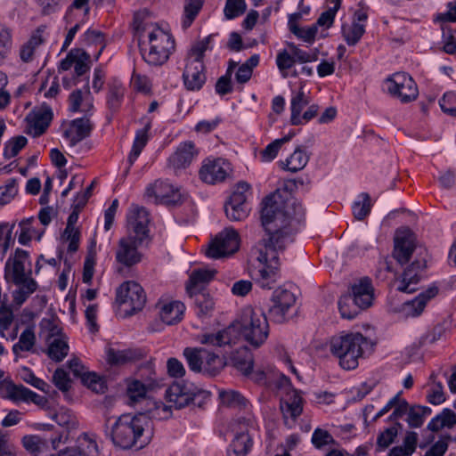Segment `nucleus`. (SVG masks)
<instances>
[{
    "label": "nucleus",
    "instance_id": "obj_11",
    "mask_svg": "<svg viewBox=\"0 0 456 456\" xmlns=\"http://www.w3.org/2000/svg\"><path fill=\"white\" fill-rule=\"evenodd\" d=\"M297 297L293 291L285 287L277 288L271 298L268 309L270 319L276 323H283L289 319V313L295 305Z\"/></svg>",
    "mask_w": 456,
    "mask_h": 456
},
{
    "label": "nucleus",
    "instance_id": "obj_37",
    "mask_svg": "<svg viewBox=\"0 0 456 456\" xmlns=\"http://www.w3.org/2000/svg\"><path fill=\"white\" fill-rule=\"evenodd\" d=\"M22 444L33 456H45L49 451L48 441L37 435L25 436Z\"/></svg>",
    "mask_w": 456,
    "mask_h": 456
},
{
    "label": "nucleus",
    "instance_id": "obj_28",
    "mask_svg": "<svg viewBox=\"0 0 456 456\" xmlns=\"http://www.w3.org/2000/svg\"><path fill=\"white\" fill-rule=\"evenodd\" d=\"M215 273L214 270H193L186 284V290L189 296L192 297L195 293H202L201 289L214 278Z\"/></svg>",
    "mask_w": 456,
    "mask_h": 456
},
{
    "label": "nucleus",
    "instance_id": "obj_47",
    "mask_svg": "<svg viewBox=\"0 0 456 456\" xmlns=\"http://www.w3.org/2000/svg\"><path fill=\"white\" fill-rule=\"evenodd\" d=\"M232 363L234 368L240 370L243 375L249 376L250 370L253 369V356L246 349L237 351L232 356Z\"/></svg>",
    "mask_w": 456,
    "mask_h": 456
},
{
    "label": "nucleus",
    "instance_id": "obj_1",
    "mask_svg": "<svg viewBox=\"0 0 456 456\" xmlns=\"http://www.w3.org/2000/svg\"><path fill=\"white\" fill-rule=\"evenodd\" d=\"M261 222L267 238L259 240L251 250L254 263L250 276L262 289H271L279 279V254L292 241L293 220L305 216L301 203L285 191L277 190L262 202Z\"/></svg>",
    "mask_w": 456,
    "mask_h": 456
},
{
    "label": "nucleus",
    "instance_id": "obj_20",
    "mask_svg": "<svg viewBox=\"0 0 456 456\" xmlns=\"http://www.w3.org/2000/svg\"><path fill=\"white\" fill-rule=\"evenodd\" d=\"M230 171V163L223 159H217L206 161L200 170V176L205 183L214 184L223 182Z\"/></svg>",
    "mask_w": 456,
    "mask_h": 456
},
{
    "label": "nucleus",
    "instance_id": "obj_4",
    "mask_svg": "<svg viewBox=\"0 0 456 456\" xmlns=\"http://www.w3.org/2000/svg\"><path fill=\"white\" fill-rule=\"evenodd\" d=\"M136 29L140 33V47L142 59L151 66H161L166 63L175 49V42L170 33L158 26H151V29L140 26Z\"/></svg>",
    "mask_w": 456,
    "mask_h": 456
},
{
    "label": "nucleus",
    "instance_id": "obj_63",
    "mask_svg": "<svg viewBox=\"0 0 456 456\" xmlns=\"http://www.w3.org/2000/svg\"><path fill=\"white\" fill-rule=\"evenodd\" d=\"M245 11V0H226L224 12L228 20H232L241 15Z\"/></svg>",
    "mask_w": 456,
    "mask_h": 456
},
{
    "label": "nucleus",
    "instance_id": "obj_21",
    "mask_svg": "<svg viewBox=\"0 0 456 456\" xmlns=\"http://www.w3.org/2000/svg\"><path fill=\"white\" fill-rule=\"evenodd\" d=\"M53 118V112L48 106H42L32 110L26 118L27 133L34 137L43 134L49 126Z\"/></svg>",
    "mask_w": 456,
    "mask_h": 456
},
{
    "label": "nucleus",
    "instance_id": "obj_60",
    "mask_svg": "<svg viewBox=\"0 0 456 456\" xmlns=\"http://www.w3.org/2000/svg\"><path fill=\"white\" fill-rule=\"evenodd\" d=\"M15 227V223H2L0 224V246L4 253L14 244V238L12 232Z\"/></svg>",
    "mask_w": 456,
    "mask_h": 456
},
{
    "label": "nucleus",
    "instance_id": "obj_46",
    "mask_svg": "<svg viewBox=\"0 0 456 456\" xmlns=\"http://www.w3.org/2000/svg\"><path fill=\"white\" fill-rule=\"evenodd\" d=\"M74 448L78 449L82 456H99L100 453L95 436L86 433L77 438V445Z\"/></svg>",
    "mask_w": 456,
    "mask_h": 456
},
{
    "label": "nucleus",
    "instance_id": "obj_7",
    "mask_svg": "<svg viewBox=\"0 0 456 456\" xmlns=\"http://www.w3.org/2000/svg\"><path fill=\"white\" fill-rule=\"evenodd\" d=\"M116 301L127 314L132 315L142 309L146 295L139 283L126 281L117 289Z\"/></svg>",
    "mask_w": 456,
    "mask_h": 456
},
{
    "label": "nucleus",
    "instance_id": "obj_53",
    "mask_svg": "<svg viewBox=\"0 0 456 456\" xmlns=\"http://www.w3.org/2000/svg\"><path fill=\"white\" fill-rule=\"evenodd\" d=\"M295 135V133H289L288 135H285L282 138L276 139L271 143H269L262 151L261 158L263 161L270 162L273 160L281 146L291 140V138Z\"/></svg>",
    "mask_w": 456,
    "mask_h": 456
},
{
    "label": "nucleus",
    "instance_id": "obj_56",
    "mask_svg": "<svg viewBox=\"0 0 456 456\" xmlns=\"http://www.w3.org/2000/svg\"><path fill=\"white\" fill-rule=\"evenodd\" d=\"M14 320L12 308L7 305L5 297L0 300V337H5Z\"/></svg>",
    "mask_w": 456,
    "mask_h": 456
},
{
    "label": "nucleus",
    "instance_id": "obj_12",
    "mask_svg": "<svg viewBox=\"0 0 456 456\" xmlns=\"http://www.w3.org/2000/svg\"><path fill=\"white\" fill-rule=\"evenodd\" d=\"M150 214L143 207L133 205L126 216V234L135 239H141L142 242H150Z\"/></svg>",
    "mask_w": 456,
    "mask_h": 456
},
{
    "label": "nucleus",
    "instance_id": "obj_41",
    "mask_svg": "<svg viewBox=\"0 0 456 456\" xmlns=\"http://www.w3.org/2000/svg\"><path fill=\"white\" fill-rule=\"evenodd\" d=\"M125 95V87L118 80L109 85L107 104L112 112H116L121 106Z\"/></svg>",
    "mask_w": 456,
    "mask_h": 456
},
{
    "label": "nucleus",
    "instance_id": "obj_16",
    "mask_svg": "<svg viewBox=\"0 0 456 456\" xmlns=\"http://www.w3.org/2000/svg\"><path fill=\"white\" fill-rule=\"evenodd\" d=\"M89 115L71 120L64 128L63 136L70 147H74L84 139L90 136L94 124Z\"/></svg>",
    "mask_w": 456,
    "mask_h": 456
},
{
    "label": "nucleus",
    "instance_id": "obj_54",
    "mask_svg": "<svg viewBox=\"0 0 456 456\" xmlns=\"http://www.w3.org/2000/svg\"><path fill=\"white\" fill-rule=\"evenodd\" d=\"M202 4L203 0H186L184 13L182 20V26L184 29L188 28L191 25L200 11Z\"/></svg>",
    "mask_w": 456,
    "mask_h": 456
},
{
    "label": "nucleus",
    "instance_id": "obj_25",
    "mask_svg": "<svg viewBox=\"0 0 456 456\" xmlns=\"http://www.w3.org/2000/svg\"><path fill=\"white\" fill-rule=\"evenodd\" d=\"M69 103L70 111H79L85 113V115L93 116L94 97L87 84L84 89H77L70 94Z\"/></svg>",
    "mask_w": 456,
    "mask_h": 456
},
{
    "label": "nucleus",
    "instance_id": "obj_42",
    "mask_svg": "<svg viewBox=\"0 0 456 456\" xmlns=\"http://www.w3.org/2000/svg\"><path fill=\"white\" fill-rule=\"evenodd\" d=\"M150 128V125H147L144 128L136 131L132 150L127 159L129 167H131L135 162L137 158L140 156L142 151L147 144L149 140L148 132Z\"/></svg>",
    "mask_w": 456,
    "mask_h": 456
},
{
    "label": "nucleus",
    "instance_id": "obj_23",
    "mask_svg": "<svg viewBox=\"0 0 456 456\" xmlns=\"http://www.w3.org/2000/svg\"><path fill=\"white\" fill-rule=\"evenodd\" d=\"M198 151L192 142H184L179 144L176 151L168 158V167L175 173L185 169L197 156Z\"/></svg>",
    "mask_w": 456,
    "mask_h": 456
},
{
    "label": "nucleus",
    "instance_id": "obj_40",
    "mask_svg": "<svg viewBox=\"0 0 456 456\" xmlns=\"http://www.w3.org/2000/svg\"><path fill=\"white\" fill-rule=\"evenodd\" d=\"M45 27H39L36 33L31 36L29 40L21 45L20 49V57L22 61L29 62L33 60L35 51L43 43L41 33L44 31Z\"/></svg>",
    "mask_w": 456,
    "mask_h": 456
},
{
    "label": "nucleus",
    "instance_id": "obj_33",
    "mask_svg": "<svg viewBox=\"0 0 456 456\" xmlns=\"http://www.w3.org/2000/svg\"><path fill=\"white\" fill-rule=\"evenodd\" d=\"M47 355L54 362H61L69 353V345L63 336L51 335L47 338Z\"/></svg>",
    "mask_w": 456,
    "mask_h": 456
},
{
    "label": "nucleus",
    "instance_id": "obj_39",
    "mask_svg": "<svg viewBox=\"0 0 456 456\" xmlns=\"http://www.w3.org/2000/svg\"><path fill=\"white\" fill-rule=\"evenodd\" d=\"M183 354L186 360L189 369L196 373H201L203 368L204 354L206 348L204 347H185Z\"/></svg>",
    "mask_w": 456,
    "mask_h": 456
},
{
    "label": "nucleus",
    "instance_id": "obj_49",
    "mask_svg": "<svg viewBox=\"0 0 456 456\" xmlns=\"http://www.w3.org/2000/svg\"><path fill=\"white\" fill-rule=\"evenodd\" d=\"M309 161V155L302 149L301 146H297L294 152L286 160L287 170L296 173L302 170Z\"/></svg>",
    "mask_w": 456,
    "mask_h": 456
},
{
    "label": "nucleus",
    "instance_id": "obj_32",
    "mask_svg": "<svg viewBox=\"0 0 456 456\" xmlns=\"http://www.w3.org/2000/svg\"><path fill=\"white\" fill-rule=\"evenodd\" d=\"M252 439L247 433L235 429V437L227 450V456H246L252 447Z\"/></svg>",
    "mask_w": 456,
    "mask_h": 456
},
{
    "label": "nucleus",
    "instance_id": "obj_43",
    "mask_svg": "<svg viewBox=\"0 0 456 456\" xmlns=\"http://www.w3.org/2000/svg\"><path fill=\"white\" fill-rule=\"evenodd\" d=\"M107 362L110 365H122L137 358V354L132 349L118 350L109 347L106 351Z\"/></svg>",
    "mask_w": 456,
    "mask_h": 456
},
{
    "label": "nucleus",
    "instance_id": "obj_24",
    "mask_svg": "<svg viewBox=\"0 0 456 456\" xmlns=\"http://www.w3.org/2000/svg\"><path fill=\"white\" fill-rule=\"evenodd\" d=\"M90 55L80 48L72 49L63 59L59 69L61 70H69L74 67L77 76H82L89 69Z\"/></svg>",
    "mask_w": 456,
    "mask_h": 456
},
{
    "label": "nucleus",
    "instance_id": "obj_35",
    "mask_svg": "<svg viewBox=\"0 0 456 456\" xmlns=\"http://www.w3.org/2000/svg\"><path fill=\"white\" fill-rule=\"evenodd\" d=\"M191 297L194 299V307L199 318H208L212 315L215 302L208 293H195Z\"/></svg>",
    "mask_w": 456,
    "mask_h": 456
},
{
    "label": "nucleus",
    "instance_id": "obj_44",
    "mask_svg": "<svg viewBox=\"0 0 456 456\" xmlns=\"http://www.w3.org/2000/svg\"><path fill=\"white\" fill-rule=\"evenodd\" d=\"M225 363L222 357L217 354L208 351L206 349V354H204L202 372L209 376L217 375L221 370L224 367Z\"/></svg>",
    "mask_w": 456,
    "mask_h": 456
},
{
    "label": "nucleus",
    "instance_id": "obj_29",
    "mask_svg": "<svg viewBox=\"0 0 456 456\" xmlns=\"http://www.w3.org/2000/svg\"><path fill=\"white\" fill-rule=\"evenodd\" d=\"M309 93L301 86L298 92L293 93L290 101L291 117L290 122L294 126L302 125L301 112L310 103Z\"/></svg>",
    "mask_w": 456,
    "mask_h": 456
},
{
    "label": "nucleus",
    "instance_id": "obj_18",
    "mask_svg": "<svg viewBox=\"0 0 456 456\" xmlns=\"http://www.w3.org/2000/svg\"><path fill=\"white\" fill-rule=\"evenodd\" d=\"M205 69L203 61L186 57L183 73L184 86L190 91L200 90L207 79Z\"/></svg>",
    "mask_w": 456,
    "mask_h": 456
},
{
    "label": "nucleus",
    "instance_id": "obj_3",
    "mask_svg": "<svg viewBox=\"0 0 456 456\" xmlns=\"http://www.w3.org/2000/svg\"><path fill=\"white\" fill-rule=\"evenodd\" d=\"M4 279L16 286L12 297L15 305L20 306L37 289V282L32 278L28 251L17 248L4 266Z\"/></svg>",
    "mask_w": 456,
    "mask_h": 456
},
{
    "label": "nucleus",
    "instance_id": "obj_9",
    "mask_svg": "<svg viewBox=\"0 0 456 456\" xmlns=\"http://www.w3.org/2000/svg\"><path fill=\"white\" fill-rule=\"evenodd\" d=\"M145 195L148 198H154L155 203L168 207L181 205L187 197V194L181 188L164 181H156L154 183L148 185Z\"/></svg>",
    "mask_w": 456,
    "mask_h": 456
},
{
    "label": "nucleus",
    "instance_id": "obj_64",
    "mask_svg": "<svg viewBox=\"0 0 456 456\" xmlns=\"http://www.w3.org/2000/svg\"><path fill=\"white\" fill-rule=\"evenodd\" d=\"M439 105L444 113L456 118V91L445 93L439 100Z\"/></svg>",
    "mask_w": 456,
    "mask_h": 456
},
{
    "label": "nucleus",
    "instance_id": "obj_22",
    "mask_svg": "<svg viewBox=\"0 0 456 456\" xmlns=\"http://www.w3.org/2000/svg\"><path fill=\"white\" fill-rule=\"evenodd\" d=\"M156 308L161 322L166 325H175L180 322L183 318L186 309L184 304L178 300H159L156 304Z\"/></svg>",
    "mask_w": 456,
    "mask_h": 456
},
{
    "label": "nucleus",
    "instance_id": "obj_14",
    "mask_svg": "<svg viewBox=\"0 0 456 456\" xmlns=\"http://www.w3.org/2000/svg\"><path fill=\"white\" fill-rule=\"evenodd\" d=\"M239 248V235L233 229L226 228L209 243L206 255L214 259L224 257Z\"/></svg>",
    "mask_w": 456,
    "mask_h": 456
},
{
    "label": "nucleus",
    "instance_id": "obj_45",
    "mask_svg": "<svg viewBox=\"0 0 456 456\" xmlns=\"http://www.w3.org/2000/svg\"><path fill=\"white\" fill-rule=\"evenodd\" d=\"M221 403L230 408L247 409L248 401L237 391L222 390L219 392Z\"/></svg>",
    "mask_w": 456,
    "mask_h": 456
},
{
    "label": "nucleus",
    "instance_id": "obj_57",
    "mask_svg": "<svg viewBox=\"0 0 456 456\" xmlns=\"http://www.w3.org/2000/svg\"><path fill=\"white\" fill-rule=\"evenodd\" d=\"M311 442L313 445L318 449H323L328 445H338L337 441L333 438L331 434L322 428H315L312 434Z\"/></svg>",
    "mask_w": 456,
    "mask_h": 456
},
{
    "label": "nucleus",
    "instance_id": "obj_61",
    "mask_svg": "<svg viewBox=\"0 0 456 456\" xmlns=\"http://www.w3.org/2000/svg\"><path fill=\"white\" fill-rule=\"evenodd\" d=\"M12 48L11 30L0 24V65L4 61Z\"/></svg>",
    "mask_w": 456,
    "mask_h": 456
},
{
    "label": "nucleus",
    "instance_id": "obj_26",
    "mask_svg": "<svg viewBox=\"0 0 456 456\" xmlns=\"http://www.w3.org/2000/svg\"><path fill=\"white\" fill-rule=\"evenodd\" d=\"M348 295L352 296L354 301L362 309L370 306L373 300V287L370 280L365 277L354 283Z\"/></svg>",
    "mask_w": 456,
    "mask_h": 456
},
{
    "label": "nucleus",
    "instance_id": "obj_59",
    "mask_svg": "<svg viewBox=\"0 0 456 456\" xmlns=\"http://www.w3.org/2000/svg\"><path fill=\"white\" fill-rule=\"evenodd\" d=\"M359 198L361 200L355 201L352 207L353 214L357 220H363L370 212V197L368 193L362 192Z\"/></svg>",
    "mask_w": 456,
    "mask_h": 456
},
{
    "label": "nucleus",
    "instance_id": "obj_27",
    "mask_svg": "<svg viewBox=\"0 0 456 456\" xmlns=\"http://www.w3.org/2000/svg\"><path fill=\"white\" fill-rule=\"evenodd\" d=\"M438 294V288L435 285L428 287L419 294L414 299L403 305V310L408 316L417 317L422 314L428 302Z\"/></svg>",
    "mask_w": 456,
    "mask_h": 456
},
{
    "label": "nucleus",
    "instance_id": "obj_8",
    "mask_svg": "<svg viewBox=\"0 0 456 456\" xmlns=\"http://www.w3.org/2000/svg\"><path fill=\"white\" fill-rule=\"evenodd\" d=\"M145 242L141 239H134L130 236L121 237L115 248L116 262L123 267L131 268L140 264L143 259L142 248Z\"/></svg>",
    "mask_w": 456,
    "mask_h": 456
},
{
    "label": "nucleus",
    "instance_id": "obj_5",
    "mask_svg": "<svg viewBox=\"0 0 456 456\" xmlns=\"http://www.w3.org/2000/svg\"><path fill=\"white\" fill-rule=\"evenodd\" d=\"M150 422L143 413L121 415L111 428V439L120 448L141 449L149 443V436H145L144 432Z\"/></svg>",
    "mask_w": 456,
    "mask_h": 456
},
{
    "label": "nucleus",
    "instance_id": "obj_2",
    "mask_svg": "<svg viewBox=\"0 0 456 456\" xmlns=\"http://www.w3.org/2000/svg\"><path fill=\"white\" fill-rule=\"evenodd\" d=\"M373 347L372 341L360 332H342L331 337L328 343L330 353L346 370L356 369L360 360L370 354Z\"/></svg>",
    "mask_w": 456,
    "mask_h": 456
},
{
    "label": "nucleus",
    "instance_id": "obj_50",
    "mask_svg": "<svg viewBox=\"0 0 456 456\" xmlns=\"http://www.w3.org/2000/svg\"><path fill=\"white\" fill-rule=\"evenodd\" d=\"M260 57L258 54H253L249 59L241 64L236 73L235 79L239 84L247 83L252 77L253 69L256 68L259 63Z\"/></svg>",
    "mask_w": 456,
    "mask_h": 456
},
{
    "label": "nucleus",
    "instance_id": "obj_62",
    "mask_svg": "<svg viewBox=\"0 0 456 456\" xmlns=\"http://www.w3.org/2000/svg\"><path fill=\"white\" fill-rule=\"evenodd\" d=\"M27 142V138L22 135L12 138L5 144L4 151V158L9 159L15 157L26 146Z\"/></svg>",
    "mask_w": 456,
    "mask_h": 456
},
{
    "label": "nucleus",
    "instance_id": "obj_38",
    "mask_svg": "<svg viewBox=\"0 0 456 456\" xmlns=\"http://www.w3.org/2000/svg\"><path fill=\"white\" fill-rule=\"evenodd\" d=\"M418 434L414 431H407L402 445L393 447L387 456H411L416 451Z\"/></svg>",
    "mask_w": 456,
    "mask_h": 456
},
{
    "label": "nucleus",
    "instance_id": "obj_58",
    "mask_svg": "<svg viewBox=\"0 0 456 456\" xmlns=\"http://www.w3.org/2000/svg\"><path fill=\"white\" fill-rule=\"evenodd\" d=\"M148 386L142 381L134 379L127 384L126 395L131 403L144 399L148 391Z\"/></svg>",
    "mask_w": 456,
    "mask_h": 456
},
{
    "label": "nucleus",
    "instance_id": "obj_19",
    "mask_svg": "<svg viewBox=\"0 0 456 456\" xmlns=\"http://www.w3.org/2000/svg\"><path fill=\"white\" fill-rule=\"evenodd\" d=\"M416 249L415 237L409 229H398L395 236L394 257L401 265L406 264Z\"/></svg>",
    "mask_w": 456,
    "mask_h": 456
},
{
    "label": "nucleus",
    "instance_id": "obj_13",
    "mask_svg": "<svg viewBox=\"0 0 456 456\" xmlns=\"http://www.w3.org/2000/svg\"><path fill=\"white\" fill-rule=\"evenodd\" d=\"M207 392L191 383L184 381L174 382L166 390V399L174 409L179 410L189 405L197 395H205Z\"/></svg>",
    "mask_w": 456,
    "mask_h": 456
},
{
    "label": "nucleus",
    "instance_id": "obj_36",
    "mask_svg": "<svg viewBox=\"0 0 456 456\" xmlns=\"http://www.w3.org/2000/svg\"><path fill=\"white\" fill-rule=\"evenodd\" d=\"M456 425V414L451 409L445 408L435 416L428 424V429L437 432L444 428H452Z\"/></svg>",
    "mask_w": 456,
    "mask_h": 456
},
{
    "label": "nucleus",
    "instance_id": "obj_6",
    "mask_svg": "<svg viewBox=\"0 0 456 456\" xmlns=\"http://www.w3.org/2000/svg\"><path fill=\"white\" fill-rule=\"evenodd\" d=\"M230 327L232 328L235 340L241 337L255 348L262 346L269 335L268 321L260 308L244 307Z\"/></svg>",
    "mask_w": 456,
    "mask_h": 456
},
{
    "label": "nucleus",
    "instance_id": "obj_51",
    "mask_svg": "<svg viewBox=\"0 0 456 456\" xmlns=\"http://www.w3.org/2000/svg\"><path fill=\"white\" fill-rule=\"evenodd\" d=\"M365 32L364 25L353 21L351 25L342 26V34L348 45H355Z\"/></svg>",
    "mask_w": 456,
    "mask_h": 456
},
{
    "label": "nucleus",
    "instance_id": "obj_30",
    "mask_svg": "<svg viewBox=\"0 0 456 456\" xmlns=\"http://www.w3.org/2000/svg\"><path fill=\"white\" fill-rule=\"evenodd\" d=\"M198 341L202 345L222 346L235 343V336H232V328L229 326L216 333H204L199 335Z\"/></svg>",
    "mask_w": 456,
    "mask_h": 456
},
{
    "label": "nucleus",
    "instance_id": "obj_55",
    "mask_svg": "<svg viewBox=\"0 0 456 456\" xmlns=\"http://www.w3.org/2000/svg\"><path fill=\"white\" fill-rule=\"evenodd\" d=\"M276 65L283 77H288V70L291 69L296 61L290 49H282L276 55Z\"/></svg>",
    "mask_w": 456,
    "mask_h": 456
},
{
    "label": "nucleus",
    "instance_id": "obj_52",
    "mask_svg": "<svg viewBox=\"0 0 456 456\" xmlns=\"http://www.w3.org/2000/svg\"><path fill=\"white\" fill-rule=\"evenodd\" d=\"M431 409L427 406L415 405L409 409L407 423L411 428H419L427 416L431 414Z\"/></svg>",
    "mask_w": 456,
    "mask_h": 456
},
{
    "label": "nucleus",
    "instance_id": "obj_15",
    "mask_svg": "<svg viewBox=\"0 0 456 456\" xmlns=\"http://www.w3.org/2000/svg\"><path fill=\"white\" fill-rule=\"evenodd\" d=\"M279 387L288 388L285 397L281 400V410L285 419V424L289 425V419L294 422L296 419L301 415L303 411V400L299 393L290 387L289 379L283 374L279 375Z\"/></svg>",
    "mask_w": 456,
    "mask_h": 456
},
{
    "label": "nucleus",
    "instance_id": "obj_48",
    "mask_svg": "<svg viewBox=\"0 0 456 456\" xmlns=\"http://www.w3.org/2000/svg\"><path fill=\"white\" fill-rule=\"evenodd\" d=\"M338 305L341 317L344 319H354L362 310L348 293L339 298Z\"/></svg>",
    "mask_w": 456,
    "mask_h": 456
},
{
    "label": "nucleus",
    "instance_id": "obj_34",
    "mask_svg": "<svg viewBox=\"0 0 456 456\" xmlns=\"http://www.w3.org/2000/svg\"><path fill=\"white\" fill-rule=\"evenodd\" d=\"M37 338L33 326H28L19 336L18 342L12 346V353L16 357L22 355V353L33 352Z\"/></svg>",
    "mask_w": 456,
    "mask_h": 456
},
{
    "label": "nucleus",
    "instance_id": "obj_10",
    "mask_svg": "<svg viewBox=\"0 0 456 456\" xmlns=\"http://www.w3.org/2000/svg\"><path fill=\"white\" fill-rule=\"evenodd\" d=\"M387 92L402 102L414 101L419 94L418 87L411 76L404 72H397L385 80Z\"/></svg>",
    "mask_w": 456,
    "mask_h": 456
},
{
    "label": "nucleus",
    "instance_id": "obj_17",
    "mask_svg": "<svg viewBox=\"0 0 456 456\" xmlns=\"http://www.w3.org/2000/svg\"><path fill=\"white\" fill-rule=\"evenodd\" d=\"M427 268V260L425 256L419 254L409 266H407L399 281L397 289L402 292L412 293L416 290L414 287L423 277L425 269Z\"/></svg>",
    "mask_w": 456,
    "mask_h": 456
},
{
    "label": "nucleus",
    "instance_id": "obj_31",
    "mask_svg": "<svg viewBox=\"0 0 456 456\" xmlns=\"http://www.w3.org/2000/svg\"><path fill=\"white\" fill-rule=\"evenodd\" d=\"M30 391V389L22 385L5 381L0 382V395L14 403H27Z\"/></svg>",
    "mask_w": 456,
    "mask_h": 456
}]
</instances>
